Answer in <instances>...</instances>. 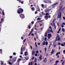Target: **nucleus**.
<instances>
[{
	"label": "nucleus",
	"instance_id": "obj_5",
	"mask_svg": "<svg viewBox=\"0 0 65 65\" xmlns=\"http://www.w3.org/2000/svg\"><path fill=\"white\" fill-rule=\"evenodd\" d=\"M60 40V38L59 36H57L56 38V41H59Z\"/></svg>",
	"mask_w": 65,
	"mask_h": 65
},
{
	"label": "nucleus",
	"instance_id": "obj_51",
	"mask_svg": "<svg viewBox=\"0 0 65 65\" xmlns=\"http://www.w3.org/2000/svg\"><path fill=\"white\" fill-rule=\"evenodd\" d=\"M32 57H33V58H32V60H34V58H35L33 56Z\"/></svg>",
	"mask_w": 65,
	"mask_h": 65
},
{
	"label": "nucleus",
	"instance_id": "obj_64",
	"mask_svg": "<svg viewBox=\"0 0 65 65\" xmlns=\"http://www.w3.org/2000/svg\"><path fill=\"white\" fill-rule=\"evenodd\" d=\"M28 65H31V63L30 62H29L28 64Z\"/></svg>",
	"mask_w": 65,
	"mask_h": 65
},
{
	"label": "nucleus",
	"instance_id": "obj_50",
	"mask_svg": "<svg viewBox=\"0 0 65 65\" xmlns=\"http://www.w3.org/2000/svg\"><path fill=\"white\" fill-rule=\"evenodd\" d=\"M35 56H38V54H36L35 55Z\"/></svg>",
	"mask_w": 65,
	"mask_h": 65
},
{
	"label": "nucleus",
	"instance_id": "obj_44",
	"mask_svg": "<svg viewBox=\"0 0 65 65\" xmlns=\"http://www.w3.org/2000/svg\"><path fill=\"white\" fill-rule=\"evenodd\" d=\"M65 25V23L64 22H63V23L62 24V25Z\"/></svg>",
	"mask_w": 65,
	"mask_h": 65
},
{
	"label": "nucleus",
	"instance_id": "obj_21",
	"mask_svg": "<svg viewBox=\"0 0 65 65\" xmlns=\"http://www.w3.org/2000/svg\"><path fill=\"white\" fill-rule=\"evenodd\" d=\"M37 11H40V9L39 8H38L37 9Z\"/></svg>",
	"mask_w": 65,
	"mask_h": 65
},
{
	"label": "nucleus",
	"instance_id": "obj_53",
	"mask_svg": "<svg viewBox=\"0 0 65 65\" xmlns=\"http://www.w3.org/2000/svg\"><path fill=\"white\" fill-rule=\"evenodd\" d=\"M35 44L36 45V46L37 47V45L36 42H35Z\"/></svg>",
	"mask_w": 65,
	"mask_h": 65
},
{
	"label": "nucleus",
	"instance_id": "obj_9",
	"mask_svg": "<svg viewBox=\"0 0 65 65\" xmlns=\"http://www.w3.org/2000/svg\"><path fill=\"white\" fill-rule=\"evenodd\" d=\"M33 30L34 29H33V28L31 29V31L30 32V33L28 35V36H29L32 33L33 31Z\"/></svg>",
	"mask_w": 65,
	"mask_h": 65
},
{
	"label": "nucleus",
	"instance_id": "obj_57",
	"mask_svg": "<svg viewBox=\"0 0 65 65\" xmlns=\"http://www.w3.org/2000/svg\"><path fill=\"white\" fill-rule=\"evenodd\" d=\"M60 44H61L59 42V43H58V45H60Z\"/></svg>",
	"mask_w": 65,
	"mask_h": 65
},
{
	"label": "nucleus",
	"instance_id": "obj_33",
	"mask_svg": "<svg viewBox=\"0 0 65 65\" xmlns=\"http://www.w3.org/2000/svg\"><path fill=\"white\" fill-rule=\"evenodd\" d=\"M47 0V2H48V3H50L51 2L50 1H49L48 0Z\"/></svg>",
	"mask_w": 65,
	"mask_h": 65
},
{
	"label": "nucleus",
	"instance_id": "obj_28",
	"mask_svg": "<svg viewBox=\"0 0 65 65\" xmlns=\"http://www.w3.org/2000/svg\"><path fill=\"white\" fill-rule=\"evenodd\" d=\"M47 36V33L45 32V37H46Z\"/></svg>",
	"mask_w": 65,
	"mask_h": 65
},
{
	"label": "nucleus",
	"instance_id": "obj_46",
	"mask_svg": "<svg viewBox=\"0 0 65 65\" xmlns=\"http://www.w3.org/2000/svg\"><path fill=\"white\" fill-rule=\"evenodd\" d=\"M30 48L31 49H32V46H30Z\"/></svg>",
	"mask_w": 65,
	"mask_h": 65
},
{
	"label": "nucleus",
	"instance_id": "obj_19",
	"mask_svg": "<svg viewBox=\"0 0 65 65\" xmlns=\"http://www.w3.org/2000/svg\"><path fill=\"white\" fill-rule=\"evenodd\" d=\"M53 24V26H54L55 28V29H56V26L55 25V24Z\"/></svg>",
	"mask_w": 65,
	"mask_h": 65
},
{
	"label": "nucleus",
	"instance_id": "obj_8",
	"mask_svg": "<svg viewBox=\"0 0 65 65\" xmlns=\"http://www.w3.org/2000/svg\"><path fill=\"white\" fill-rule=\"evenodd\" d=\"M47 61V59L46 58H45L43 60L44 63H46V62Z\"/></svg>",
	"mask_w": 65,
	"mask_h": 65
},
{
	"label": "nucleus",
	"instance_id": "obj_37",
	"mask_svg": "<svg viewBox=\"0 0 65 65\" xmlns=\"http://www.w3.org/2000/svg\"><path fill=\"white\" fill-rule=\"evenodd\" d=\"M17 1H19V3H21V0H17Z\"/></svg>",
	"mask_w": 65,
	"mask_h": 65
},
{
	"label": "nucleus",
	"instance_id": "obj_14",
	"mask_svg": "<svg viewBox=\"0 0 65 65\" xmlns=\"http://www.w3.org/2000/svg\"><path fill=\"white\" fill-rule=\"evenodd\" d=\"M31 10L32 11H34L35 10V8L34 7H32L31 9Z\"/></svg>",
	"mask_w": 65,
	"mask_h": 65
},
{
	"label": "nucleus",
	"instance_id": "obj_52",
	"mask_svg": "<svg viewBox=\"0 0 65 65\" xmlns=\"http://www.w3.org/2000/svg\"><path fill=\"white\" fill-rule=\"evenodd\" d=\"M3 19H1V22H3Z\"/></svg>",
	"mask_w": 65,
	"mask_h": 65
},
{
	"label": "nucleus",
	"instance_id": "obj_55",
	"mask_svg": "<svg viewBox=\"0 0 65 65\" xmlns=\"http://www.w3.org/2000/svg\"><path fill=\"white\" fill-rule=\"evenodd\" d=\"M2 13H3V15H5V14H4V12H3Z\"/></svg>",
	"mask_w": 65,
	"mask_h": 65
},
{
	"label": "nucleus",
	"instance_id": "obj_27",
	"mask_svg": "<svg viewBox=\"0 0 65 65\" xmlns=\"http://www.w3.org/2000/svg\"><path fill=\"white\" fill-rule=\"evenodd\" d=\"M49 13H46L45 14V15H46V16L48 15H49V14H48Z\"/></svg>",
	"mask_w": 65,
	"mask_h": 65
},
{
	"label": "nucleus",
	"instance_id": "obj_32",
	"mask_svg": "<svg viewBox=\"0 0 65 65\" xmlns=\"http://www.w3.org/2000/svg\"><path fill=\"white\" fill-rule=\"evenodd\" d=\"M62 30L63 32L64 31V28H62Z\"/></svg>",
	"mask_w": 65,
	"mask_h": 65
},
{
	"label": "nucleus",
	"instance_id": "obj_43",
	"mask_svg": "<svg viewBox=\"0 0 65 65\" xmlns=\"http://www.w3.org/2000/svg\"><path fill=\"white\" fill-rule=\"evenodd\" d=\"M21 3L22 4H24V2L21 1Z\"/></svg>",
	"mask_w": 65,
	"mask_h": 65
},
{
	"label": "nucleus",
	"instance_id": "obj_58",
	"mask_svg": "<svg viewBox=\"0 0 65 65\" xmlns=\"http://www.w3.org/2000/svg\"><path fill=\"white\" fill-rule=\"evenodd\" d=\"M37 11H36V12H35V14H37Z\"/></svg>",
	"mask_w": 65,
	"mask_h": 65
},
{
	"label": "nucleus",
	"instance_id": "obj_59",
	"mask_svg": "<svg viewBox=\"0 0 65 65\" xmlns=\"http://www.w3.org/2000/svg\"><path fill=\"white\" fill-rule=\"evenodd\" d=\"M63 18L64 20H65V17H63Z\"/></svg>",
	"mask_w": 65,
	"mask_h": 65
},
{
	"label": "nucleus",
	"instance_id": "obj_20",
	"mask_svg": "<svg viewBox=\"0 0 65 65\" xmlns=\"http://www.w3.org/2000/svg\"><path fill=\"white\" fill-rule=\"evenodd\" d=\"M48 42H45V45H46L47 46L48 45Z\"/></svg>",
	"mask_w": 65,
	"mask_h": 65
},
{
	"label": "nucleus",
	"instance_id": "obj_42",
	"mask_svg": "<svg viewBox=\"0 0 65 65\" xmlns=\"http://www.w3.org/2000/svg\"><path fill=\"white\" fill-rule=\"evenodd\" d=\"M28 27L29 29H30L31 28L30 25H29Z\"/></svg>",
	"mask_w": 65,
	"mask_h": 65
},
{
	"label": "nucleus",
	"instance_id": "obj_40",
	"mask_svg": "<svg viewBox=\"0 0 65 65\" xmlns=\"http://www.w3.org/2000/svg\"><path fill=\"white\" fill-rule=\"evenodd\" d=\"M53 46L54 47H55L56 46V44H54V45H53Z\"/></svg>",
	"mask_w": 65,
	"mask_h": 65
},
{
	"label": "nucleus",
	"instance_id": "obj_63",
	"mask_svg": "<svg viewBox=\"0 0 65 65\" xmlns=\"http://www.w3.org/2000/svg\"><path fill=\"white\" fill-rule=\"evenodd\" d=\"M21 54H23V52H21Z\"/></svg>",
	"mask_w": 65,
	"mask_h": 65
},
{
	"label": "nucleus",
	"instance_id": "obj_2",
	"mask_svg": "<svg viewBox=\"0 0 65 65\" xmlns=\"http://www.w3.org/2000/svg\"><path fill=\"white\" fill-rule=\"evenodd\" d=\"M24 46V45H22V46L21 49V52H23V50L24 51L26 49V47L25 46H24L23 47V46Z\"/></svg>",
	"mask_w": 65,
	"mask_h": 65
},
{
	"label": "nucleus",
	"instance_id": "obj_45",
	"mask_svg": "<svg viewBox=\"0 0 65 65\" xmlns=\"http://www.w3.org/2000/svg\"><path fill=\"white\" fill-rule=\"evenodd\" d=\"M47 38L46 37H45V41H46Z\"/></svg>",
	"mask_w": 65,
	"mask_h": 65
},
{
	"label": "nucleus",
	"instance_id": "obj_49",
	"mask_svg": "<svg viewBox=\"0 0 65 65\" xmlns=\"http://www.w3.org/2000/svg\"><path fill=\"white\" fill-rule=\"evenodd\" d=\"M50 32H51L52 33H53V31H52V29L50 30Z\"/></svg>",
	"mask_w": 65,
	"mask_h": 65
},
{
	"label": "nucleus",
	"instance_id": "obj_56",
	"mask_svg": "<svg viewBox=\"0 0 65 65\" xmlns=\"http://www.w3.org/2000/svg\"><path fill=\"white\" fill-rule=\"evenodd\" d=\"M12 58V56H10V58Z\"/></svg>",
	"mask_w": 65,
	"mask_h": 65
},
{
	"label": "nucleus",
	"instance_id": "obj_35",
	"mask_svg": "<svg viewBox=\"0 0 65 65\" xmlns=\"http://www.w3.org/2000/svg\"><path fill=\"white\" fill-rule=\"evenodd\" d=\"M58 4V3H55L54 5H56Z\"/></svg>",
	"mask_w": 65,
	"mask_h": 65
},
{
	"label": "nucleus",
	"instance_id": "obj_34",
	"mask_svg": "<svg viewBox=\"0 0 65 65\" xmlns=\"http://www.w3.org/2000/svg\"><path fill=\"white\" fill-rule=\"evenodd\" d=\"M59 63V61L58 60H57L56 61V62H55V63Z\"/></svg>",
	"mask_w": 65,
	"mask_h": 65
},
{
	"label": "nucleus",
	"instance_id": "obj_38",
	"mask_svg": "<svg viewBox=\"0 0 65 65\" xmlns=\"http://www.w3.org/2000/svg\"><path fill=\"white\" fill-rule=\"evenodd\" d=\"M63 53H64V54H65V50L63 51Z\"/></svg>",
	"mask_w": 65,
	"mask_h": 65
},
{
	"label": "nucleus",
	"instance_id": "obj_24",
	"mask_svg": "<svg viewBox=\"0 0 65 65\" xmlns=\"http://www.w3.org/2000/svg\"><path fill=\"white\" fill-rule=\"evenodd\" d=\"M24 58L26 60H27L28 59V57H24Z\"/></svg>",
	"mask_w": 65,
	"mask_h": 65
},
{
	"label": "nucleus",
	"instance_id": "obj_48",
	"mask_svg": "<svg viewBox=\"0 0 65 65\" xmlns=\"http://www.w3.org/2000/svg\"><path fill=\"white\" fill-rule=\"evenodd\" d=\"M61 45L62 46H64V45L63 44H61Z\"/></svg>",
	"mask_w": 65,
	"mask_h": 65
},
{
	"label": "nucleus",
	"instance_id": "obj_16",
	"mask_svg": "<svg viewBox=\"0 0 65 65\" xmlns=\"http://www.w3.org/2000/svg\"><path fill=\"white\" fill-rule=\"evenodd\" d=\"M45 41H44L42 42V44L43 45H45Z\"/></svg>",
	"mask_w": 65,
	"mask_h": 65
},
{
	"label": "nucleus",
	"instance_id": "obj_18",
	"mask_svg": "<svg viewBox=\"0 0 65 65\" xmlns=\"http://www.w3.org/2000/svg\"><path fill=\"white\" fill-rule=\"evenodd\" d=\"M50 32H51L50 30L49 29L48 30H47V33H50Z\"/></svg>",
	"mask_w": 65,
	"mask_h": 65
},
{
	"label": "nucleus",
	"instance_id": "obj_26",
	"mask_svg": "<svg viewBox=\"0 0 65 65\" xmlns=\"http://www.w3.org/2000/svg\"><path fill=\"white\" fill-rule=\"evenodd\" d=\"M37 20H41V18H37Z\"/></svg>",
	"mask_w": 65,
	"mask_h": 65
},
{
	"label": "nucleus",
	"instance_id": "obj_23",
	"mask_svg": "<svg viewBox=\"0 0 65 65\" xmlns=\"http://www.w3.org/2000/svg\"><path fill=\"white\" fill-rule=\"evenodd\" d=\"M41 6H42V8H44V5L43 4H42L41 5Z\"/></svg>",
	"mask_w": 65,
	"mask_h": 65
},
{
	"label": "nucleus",
	"instance_id": "obj_61",
	"mask_svg": "<svg viewBox=\"0 0 65 65\" xmlns=\"http://www.w3.org/2000/svg\"><path fill=\"white\" fill-rule=\"evenodd\" d=\"M42 14H43V15H44L45 14V13L42 12Z\"/></svg>",
	"mask_w": 65,
	"mask_h": 65
},
{
	"label": "nucleus",
	"instance_id": "obj_22",
	"mask_svg": "<svg viewBox=\"0 0 65 65\" xmlns=\"http://www.w3.org/2000/svg\"><path fill=\"white\" fill-rule=\"evenodd\" d=\"M35 54V51H33L32 52V55H34Z\"/></svg>",
	"mask_w": 65,
	"mask_h": 65
},
{
	"label": "nucleus",
	"instance_id": "obj_13",
	"mask_svg": "<svg viewBox=\"0 0 65 65\" xmlns=\"http://www.w3.org/2000/svg\"><path fill=\"white\" fill-rule=\"evenodd\" d=\"M43 2L46 3H48L47 0L43 1Z\"/></svg>",
	"mask_w": 65,
	"mask_h": 65
},
{
	"label": "nucleus",
	"instance_id": "obj_11",
	"mask_svg": "<svg viewBox=\"0 0 65 65\" xmlns=\"http://www.w3.org/2000/svg\"><path fill=\"white\" fill-rule=\"evenodd\" d=\"M44 18L46 20H47L48 18V17L47 16H45Z\"/></svg>",
	"mask_w": 65,
	"mask_h": 65
},
{
	"label": "nucleus",
	"instance_id": "obj_31",
	"mask_svg": "<svg viewBox=\"0 0 65 65\" xmlns=\"http://www.w3.org/2000/svg\"><path fill=\"white\" fill-rule=\"evenodd\" d=\"M46 50H47V48L46 47H45V53H46Z\"/></svg>",
	"mask_w": 65,
	"mask_h": 65
},
{
	"label": "nucleus",
	"instance_id": "obj_39",
	"mask_svg": "<svg viewBox=\"0 0 65 65\" xmlns=\"http://www.w3.org/2000/svg\"><path fill=\"white\" fill-rule=\"evenodd\" d=\"M9 64L11 65V64H12V63H11L10 62H9Z\"/></svg>",
	"mask_w": 65,
	"mask_h": 65
},
{
	"label": "nucleus",
	"instance_id": "obj_7",
	"mask_svg": "<svg viewBox=\"0 0 65 65\" xmlns=\"http://www.w3.org/2000/svg\"><path fill=\"white\" fill-rule=\"evenodd\" d=\"M17 57H14V59H13V62H15V61H16V60L17 59Z\"/></svg>",
	"mask_w": 65,
	"mask_h": 65
},
{
	"label": "nucleus",
	"instance_id": "obj_15",
	"mask_svg": "<svg viewBox=\"0 0 65 65\" xmlns=\"http://www.w3.org/2000/svg\"><path fill=\"white\" fill-rule=\"evenodd\" d=\"M56 20V19H55L53 20V24H55V22L54 21H55Z\"/></svg>",
	"mask_w": 65,
	"mask_h": 65
},
{
	"label": "nucleus",
	"instance_id": "obj_12",
	"mask_svg": "<svg viewBox=\"0 0 65 65\" xmlns=\"http://www.w3.org/2000/svg\"><path fill=\"white\" fill-rule=\"evenodd\" d=\"M0 62H1V63L0 64L1 65H3V63H4V61H0Z\"/></svg>",
	"mask_w": 65,
	"mask_h": 65
},
{
	"label": "nucleus",
	"instance_id": "obj_3",
	"mask_svg": "<svg viewBox=\"0 0 65 65\" xmlns=\"http://www.w3.org/2000/svg\"><path fill=\"white\" fill-rule=\"evenodd\" d=\"M61 12H59V13L58 16H57V18L58 19L59 18L60 19L61 18Z\"/></svg>",
	"mask_w": 65,
	"mask_h": 65
},
{
	"label": "nucleus",
	"instance_id": "obj_10",
	"mask_svg": "<svg viewBox=\"0 0 65 65\" xmlns=\"http://www.w3.org/2000/svg\"><path fill=\"white\" fill-rule=\"evenodd\" d=\"M51 9H50V10L49 9H47L46 10H45V13L48 12V11H50L51 10Z\"/></svg>",
	"mask_w": 65,
	"mask_h": 65
},
{
	"label": "nucleus",
	"instance_id": "obj_1",
	"mask_svg": "<svg viewBox=\"0 0 65 65\" xmlns=\"http://www.w3.org/2000/svg\"><path fill=\"white\" fill-rule=\"evenodd\" d=\"M24 11V10L22 8H20L19 9H18L17 12L19 14L23 12Z\"/></svg>",
	"mask_w": 65,
	"mask_h": 65
},
{
	"label": "nucleus",
	"instance_id": "obj_17",
	"mask_svg": "<svg viewBox=\"0 0 65 65\" xmlns=\"http://www.w3.org/2000/svg\"><path fill=\"white\" fill-rule=\"evenodd\" d=\"M54 52V50L53 49H52V51H51V54H53Z\"/></svg>",
	"mask_w": 65,
	"mask_h": 65
},
{
	"label": "nucleus",
	"instance_id": "obj_4",
	"mask_svg": "<svg viewBox=\"0 0 65 65\" xmlns=\"http://www.w3.org/2000/svg\"><path fill=\"white\" fill-rule=\"evenodd\" d=\"M20 17L21 18L24 19L25 18L24 15L22 14H20Z\"/></svg>",
	"mask_w": 65,
	"mask_h": 65
},
{
	"label": "nucleus",
	"instance_id": "obj_36",
	"mask_svg": "<svg viewBox=\"0 0 65 65\" xmlns=\"http://www.w3.org/2000/svg\"><path fill=\"white\" fill-rule=\"evenodd\" d=\"M13 55H16V53H15V52H14V53H13Z\"/></svg>",
	"mask_w": 65,
	"mask_h": 65
},
{
	"label": "nucleus",
	"instance_id": "obj_60",
	"mask_svg": "<svg viewBox=\"0 0 65 65\" xmlns=\"http://www.w3.org/2000/svg\"><path fill=\"white\" fill-rule=\"evenodd\" d=\"M31 23L32 24H34V22H32Z\"/></svg>",
	"mask_w": 65,
	"mask_h": 65
},
{
	"label": "nucleus",
	"instance_id": "obj_29",
	"mask_svg": "<svg viewBox=\"0 0 65 65\" xmlns=\"http://www.w3.org/2000/svg\"><path fill=\"white\" fill-rule=\"evenodd\" d=\"M28 53V52H25V56H27V53Z\"/></svg>",
	"mask_w": 65,
	"mask_h": 65
},
{
	"label": "nucleus",
	"instance_id": "obj_41",
	"mask_svg": "<svg viewBox=\"0 0 65 65\" xmlns=\"http://www.w3.org/2000/svg\"><path fill=\"white\" fill-rule=\"evenodd\" d=\"M36 53L37 54H38V50H37L36 52Z\"/></svg>",
	"mask_w": 65,
	"mask_h": 65
},
{
	"label": "nucleus",
	"instance_id": "obj_62",
	"mask_svg": "<svg viewBox=\"0 0 65 65\" xmlns=\"http://www.w3.org/2000/svg\"><path fill=\"white\" fill-rule=\"evenodd\" d=\"M58 64V63H55V64H54V65H57Z\"/></svg>",
	"mask_w": 65,
	"mask_h": 65
},
{
	"label": "nucleus",
	"instance_id": "obj_54",
	"mask_svg": "<svg viewBox=\"0 0 65 65\" xmlns=\"http://www.w3.org/2000/svg\"><path fill=\"white\" fill-rule=\"evenodd\" d=\"M58 53H57L56 54V55L58 56Z\"/></svg>",
	"mask_w": 65,
	"mask_h": 65
},
{
	"label": "nucleus",
	"instance_id": "obj_30",
	"mask_svg": "<svg viewBox=\"0 0 65 65\" xmlns=\"http://www.w3.org/2000/svg\"><path fill=\"white\" fill-rule=\"evenodd\" d=\"M21 60H22V59H21V58H19L18 59V61H21Z\"/></svg>",
	"mask_w": 65,
	"mask_h": 65
},
{
	"label": "nucleus",
	"instance_id": "obj_47",
	"mask_svg": "<svg viewBox=\"0 0 65 65\" xmlns=\"http://www.w3.org/2000/svg\"><path fill=\"white\" fill-rule=\"evenodd\" d=\"M26 40V39H25L23 41V42H25V41Z\"/></svg>",
	"mask_w": 65,
	"mask_h": 65
},
{
	"label": "nucleus",
	"instance_id": "obj_25",
	"mask_svg": "<svg viewBox=\"0 0 65 65\" xmlns=\"http://www.w3.org/2000/svg\"><path fill=\"white\" fill-rule=\"evenodd\" d=\"M65 62V61H64V60L62 62V65H64V63Z\"/></svg>",
	"mask_w": 65,
	"mask_h": 65
},
{
	"label": "nucleus",
	"instance_id": "obj_6",
	"mask_svg": "<svg viewBox=\"0 0 65 65\" xmlns=\"http://www.w3.org/2000/svg\"><path fill=\"white\" fill-rule=\"evenodd\" d=\"M48 39H50V38L52 37V34L51 33H49L48 34Z\"/></svg>",
	"mask_w": 65,
	"mask_h": 65
}]
</instances>
